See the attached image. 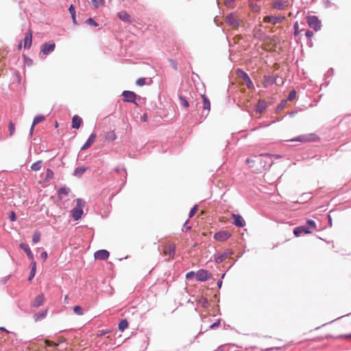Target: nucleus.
Returning a JSON list of instances; mask_svg holds the SVG:
<instances>
[{
	"mask_svg": "<svg viewBox=\"0 0 351 351\" xmlns=\"http://www.w3.org/2000/svg\"><path fill=\"white\" fill-rule=\"evenodd\" d=\"M202 100H203V108H204V110L209 111L210 109V100L204 95H202Z\"/></svg>",
	"mask_w": 351,
	"mask_h": 351,
	"instance_id": "nucleus-24",
	"label": "nucleus"
},
{
	"mask_svg": "<svg viewBox=\"0 0 351 351\" xmlns=\"http://www.w3.org/2000/svg\"><path fill=\"white\" fill-rule=\"evenodd\" d=\"M8 130L10 132V135L12 136L15 131V126L12 121H10L8 124Z\"/></svg>",
	"mask_w": 351,
	"mask_h": 351,
	"instance_id": "nucleus-40",
	"label": "nucleus"
},
{
	"mask_svg": "<svg viewBox=\"0 0 351 351\" xmlns=\"http://www.w3.org/2000/svg\"><path fill=\"white\" fill-rule=\"evenodd\" d=\"M234 1H235V0H225V5L227 7H230L233 5Z\"/></svg>",
	"mask_w": 351,
	"mask_h": 351,
	"instance_id": "nucleus-57",
	"label": "nucleus"
},
{
	"mask_svg": "<svg viewBox=\"0 0 351 351\" xmlns=\"http://www.w3.org/2000/svg\"><path fill=\"white\" fill-rule=\"evenodd\" d=\"M146 83L145 82V78H143V77H140L138 78L136 82V84L137 86H142L143 85H145Z\"/></svg>",
	"mask_w": 351,
	"mask_h": 351,
	"instance_id": "nucleus-45",
	"label": "nucleus"
},
{
	"mask_svg": "<svg viewBox=\"0 0 351 351\" xmlns=\"http://www.w3.org/2000/svg\"><path fill=\"white\" fill-rule=\"evenodd\" d=\"M71 190L69 187L67 186H63V187H61L58 191V194L59 196H62V195H69V193H70Z\"/></svg>",
	"mask_w": 351,
	"mask_h": 351,
	"instance_id": "nucleus-28",
	"label": "nucleus"
},
{
	"mask_svg": "<svg viewBox=\"0 0 351 351\" xmlns=\"http://www.w3.org/2000/svg\"><path fill=\"white\" fill-rule=\"evenodd\" d=\"M122 96L123 97V101L128 102V103H134L136 105H137V103L135 101L137 95L133 91L124 90L122 93Z\"/></svg>",
	"mask_w": 351,
	"mask_h": 351,
	"instance_id": "nucleus-4",
	"label": "nucleus"
},
{
	"mask_svg": "<svg viewBox=\"0 0 351 351\" xmlns=\"http://www.w3.org/2000/svg\"><path fill=\"white\" fill-rule=\"evenodd\" d=\"M47 315V311H43L41 313L34 315L35 321H38L44 319Z\"/></svg>",
	"mask_w": 351,
	"mask_h": 351,
	"instance_id": "nucleus-33",
	"label": "nucleus"
},
{
	"mask_svg": "<svg viewBox=\"0 0 351 351\" xmlns=\"http://www.w3.org/2000/svg\"><path fill=\"white\" fill-rule=\"evenodd\" d=\"M44 302V295L43 293L38 295L32 302L31 306L32 307H38L43 304Z\"/></svg>",
	"mask_w": 351,
	"mask_h": 351,
	"instance_id": "nucleus-18",
	"label": "nucleus"
},
{
	"mask_svg": "<svg viewBox=\"0 0 351 351\" xmlns=\"http://www.w3.org/2000/svg\"><path fill=\"white\" fill-rule=\"evenodd\" d=\"M105 1L104 0H91V3L93 5L95 8H98L100 5L104 4Z\"/></svg>",
	"mask_w": 351,
	"mask_h": 351,
	"instance_id": "nucleus-38",
	"label": "nucleus"
},
{
	"mask_svg": "<svg viewBox=\"0 0 351 351\" xmlns=\"http://www.w3.org/2000/svg\"><path fill=\"white\" fill-rule=\"evenodd\" d=\"M288 5V0H276L272 3V8L278 10H284Z\"/></svg>",
	"mask_w": 351,
	"mask_h": 351,
	"instance_id": "nucleus-10",
	"label": "nucleus"
},
{
	"mask_svg": "<svg viewBox=\"0 0 351 351\" xmlns=\"http://www.w3.org/2000/svg\"><path fill=\"white\" fill-rule=\"evenodd\" d=\"M231 237V234L227 230H221L216 232L214 235L215 240L218 241H225Z\"/></svg>",
	"mask_w": 351,
	"mask_h": 351,
	"instance_id": "nucleus-8",
	"label": "nucleus"
},
{
	"mask_svg": "<svg viewBox=\"0 0 351 351\" xmlns=\"http://www.w3.org/2000/svg\"><path fill=\"white\" fill-rule=\"evenodd\" d=\"M318 139L317 136L315 134H308L300 135L293 139L291 141H298V142H311L316 141Z\"/></svg>",
	"mask_w": 351,
	"mask_h": 351,
	"instance_id": "nucleus-3",
	"label": "nucleus"
},
{
	"mask_svg": "<svg viewBox=\"0 0 351 351\" xmlns=\"http://www.w3.org/2000/svg\"><path fill=\"white\" fill-rule=\"evenodd\" d=\"M9 218H10V220L11 221H16V214H15V213H14V211H12V212L10 213V216H9Z\"/></svg>",
	"mask_w": 351,
	"mask_h": 351,
	"instance_id": "nucleus-53",
	"label": "nucleus"
},
{
	"mask_svg": "<svg viewBox=\"0 0 351 351\" xmlns=\"http://www.w3.org/2000/svg\"><path fill=\"white\" fill-rule=\"evenodd\" d=\"M96 137H97L96 134L95 133H92L89 136V137L88 138V139L85 142V143L83 145V146L81 147V149L82 150H84V149H88L91 146V145L95 141Z\"/></svg>",
	"mask_w": 351,
	"mask_h": 351,
	"instance_id": "nucleus-15",
	"label": "nucleus"
},
{
	"mask_svg": "<svg viewBox=\"0 0 351 351\" xmlns=\"http://www.w3.org/2000/svg\"><path fill=\"white\" fill-rule=\"evenodd\" d=\"M86 23L87 25H89L92 27H96L98 26V23L93 19V18H88L86 21Z\"/></svg>",
	"mask_w": 351,
	"mask_h": 351,
	"instance_id": "nucleus-39",
	"label": "nucleus"
},
{
	"mask_svg": "<svg viewBox=\"0 0 351 351\" xmlns=\"http://www.w3.org/2000/svg\"><path fill=\"white\" fill-rule=\"evenodd\" d=\"M128 327V322L125 319H123L120 321L119 323V330L123 331L125 329H126Z\"/></svg>",
	"mask_w": 351,
	"mask_h": 351,
	"instance_id": "nucleus-29",
	"label": "nucleus"
},
{
	"mask_svg": "<svg viewBox=\"0 0 351 351\" xmlns=\"http://www.w3.org/2000/svg\"><path fill=\"white\" fill-rule=\"evenodd\" d=\"M232 216L234 219L233 223L234 226L239 228H243L245 226V222L240 215L232 214Z\"/></svg>",
	"mask_w": 351,
	"mask_h": 351,
	"instance_id": "nucleus-13",
	"label": "nucleus"
},
{
	"mask_svg": "<svg viewBox=\"0 0 351 351\" xmlns=\"http://www.w3.org/2000/svg\"><path fill=\"white\" fill-rule=\"evenodd\" d=\"M307 226L309 227V228L315 229L316 228V223L315 221L312 219H308L306 222Z\"/></svg>",
	"mask_w": 351,
	"mask_h": 351,
	"instance_id": "nucleus-43",
	"label": "nucleus"
},
{
	"mask_svg": "<svg viewBox=\"0 0 351 351\" xmlns=\"http://www.w3.org/2000/svg\"><path fill=\"white\" fill-rule=\"evenodd\" d=\"M42 160H38L34 162L31 166V169L34 171H38L41 169L42 167Z\"/></svg>",
	"mask_w": 351,
	"mask_h": 351,
	"instance_id": "nucleus-27",
	"label": "nucleus"
},
{
	"mask_svg": "<svg viewBox=\"0 0 351 351\" xmlns=\"http://www.w3.org/2000/svg\"><path fill=\"white\" fill-rule=\"evenodd\" d=\"M226 21L233 27H237L239 25V21L233 16L232 14H230L226 16Z\"/></svg>",
	"mask_w": 351,
	"mask_h": 351,
	"instance_id": "nucleus-19",
	"label": "nucleus"
},
{
	"mask_svg": "<svg viewBox=\"0 0 351 351\" xmlns=\"http://www.w3.org/2000/svg\"><path fill=\"white\" fill-rule=\"evenodd\" d=\"M85 202L84 200H83L81 198H77L76 199V208H79V209H83V208L85 206Z\"/></svg>",
	"mask_w": 351,
	"mask_h": 351,
	"instance_id": "nucleus-36",
	"label": "nucleus"
},
{
	"mask_svg": "<svg viewBox=\"0 0 351 351\" xmlns=\"http://www.w3.org/2000/svg\"><path fill=\"white\" fill-rule=\"evenodd\" d=\"M306 22L308 26L316 32L321 29V21L317 16L312 15L307 16Z\"/></svg>",
	"mask_w": 351,
	"mask_h": 351,
	"instance_id": "nucleus-2",
	"label": "nucleus"
},
{
	"mask_svg": "<svg viewBox=\"0 0 351 351\" xmlns=\"http://www.w3.org/2000/svg\"><path fill=\"white\" fill-rule=\"evenodd\" d=\"M300 227L302 230V233H305V234L311 233V231L309 230V227H308L307 226H302Z\"/></svg>",
	"mask_w": 351,
	"mask_h": 351,
	"instance_id": "nucleus-49",
	"label": "nucleus"
},
{
	"mask_svg": "<svg viewBox=\"0 0 351 351\" xmlns=\"http://www.w3.org/2000/svg\"><path fill=\"white\" fill-rule=\"evenodd\" d=\"M187 223H188V221H186L184 223V226H183V228H182V231H184V232H187V231H189V230H190L191 229V226H188V224H187Z\"/></svg>",
	"mask_w": 351,
	"mask_h": 351,
	"instance_id": "nucleus-52",
	"label": "nucleus"
},
{
	"mask_svg": "<svg viewBox=\"0 0 351 351\" xmlns=\"http://www.w3.org/2000/svg\"><path fill=\"white\" fill-rule=\"evenodd\" d=\"M40 240V233L38 231H36L34 233L33 237H32V241L34 243H37Z\"/></svg>",
	"mask_w": 351,
	"mask_h": 351,
	"instance_id": "nucleus-37",
	"label": "nucleus"
},
{
	"mask_svg": "<svg viewBox=\"0 0 351 351\" xmlns=\"http://www.w3.org/2000/svg\"><path fill=\"white\" fill-rule=\"evenodd\" d=\"M233 254V252L230 249L226 250L223 253L221 254H215L214 255L215 257V261L217 263H222L226 258L229 257Z\"/></svg>",
	"mask_w": 351,
	"mask_h": 351,
	"instance_id": "nucleus-6",
	"label": "nucleus"
},
{
	"mask_svg": "<svg viewBox=\"0 0 351 351\" xmlns=\"http://www.w3.org/2000/svg\"><path fill=\"white\" fill-rule=\"evenodd\" d=\"M169 62L171 64V66L175 69L178 70V64L177 62L173 60H169Z\"/></svg>",
	"mask_w": 351,
	"mask_h": 351,
	"instance_id": "nucleus-54",
	"label": "nucleus"
},
{
	"mask_svg": "<svg viewBox=\"0 0 351 351\" xmlns=\"http://www.w3.org/2000/svg\"><path fill=\"white\" fill-rule=\"evenodd\" d=\"M55 47L56 45L54 43H45L42 45L41 51L45 55H49L50 53L54 51Z\"/></svg>",
	"mask_w": 351,
	"mask_h": 351,
	"instance_id": "nucleus-11",
	"label": "nucleus"
},
{
	"mask_svg": "<svg viewBox=\"0 0 351 351\" xmlns=\"http://www.w3.org/2000/svg\"><path fill=\"white\" fill-rule=\"evenodd\" d=\"M19 247H20V248H21V249H22L24 252H25V253H26V254H27V258H29V260H30V261H33V259H34V254H33V253L32 252V251H31L30 247H29V245H28L27 243H20Z\"/></svg>",
	"mask_w": 351,
	"mask_h": 351,
	"instance_id": "nucleus-16",
	"label": "nucleus"
},
{
	"mask_svg": "<svg viewBox=\"0 0 351 351\" xmlns=\"http://www.w3.org/2000/svg\"><path fill=\"white\" fill-rule=\"evenodd\" d=\"M254 36L256 38H258L260 40H262L263 36V32H262L261 27H256L253 31Z\"/></svg>",
	"mask_w": 351,
	"mask_h": 351,
	"instance_id": "nucleus-26",
	"label": "nucleus"
},
{
	"mask_svg": "<svg viewBox=\"0 0 351 351\" xmlns=\"http://www.w3.org/2000/svg\"><path fill=\"white\" fill-rule=\"evenodd\" d=\"M285 16H266L263 19V21L265 23H271L272 25H276L278 23H282L283 21L285 20Z\"/></svg>",
	"mask_w": 351,
	"mask_h": 351,
	"instance_id": "nucleus-7",
	"label": "nucleus"
},
{
	"mask_svg": "<svg viewBox=\"0 0 351 351\" xmlns=\"http://www.w3.org/2000/svg\"><path fill=\"white\" fill-rule=\"evenodd\" d=\"M178 98L180 100V104L181 106L184 108H188L189 106V101L186 99V98L182 95L180 94L178 95Z\"/></svg>",
	"mask_w": 351,
	"mask_h": 351,
	"instance_id": "nucleus-25",
	"label": "nucleus"
},
{
	"mask_svg": "<svg viewBox=\"0 0 351 351\" xmlns=\"http://www.w3.org/2000/svg\"><path fill=\"white\" fill-rule=\"evenodd\" d=\"M53 177V172L51 169H47L46 170V175L44 178L45 181L49 182L50 181Z\"/></svg>",
	"mask_w": 351,
	"mask_h": 351,
	"instance_id": "nucleus-31",
	"label": "nucleus"
},
{
	"mask_svg": "<svg viewBox=\"0 0 351 351\" xmlns=\"http://www.w3.org/2000/svg\"><path fill=\"white\" fill-rule=\"evenodd\" d=\"M337 338H346V339H350L351 338V334L348 335H341L337 337Z\"/></svg>",
	"mask_w": 351,
	"mask_h": 351,
	"instance_id": "nucleus-63",
	"label": "nucleus"
},
{
	"mask_svg": "<svg viewBox=\"0 0 351 351\" xmlns=\"http://www.w3.org/2000/svg\"><path fill=\"white\" fill-rule=\"evenodd\" d=\"M83 215V209L74 208L71 210V216L74 220H79Z\"/></svg>",
	"mask_w": 351,
	"mask_h": 351,
	"instance_id": "nucleus-17",
	"label": "nucleus"
},
{
	"mask_svg": "<svg viewBox=\"0 0 351 351\" xmlns=\"http://www.w3.org/2000/svg\"><path fill=\"white\" fill-rule=\"evenodd\" d=\"M73 309V312L77 315H83L84 313L83 308L80 306H75Z\"/></svg>",
	"mask_w": 351,
	"mask_h": 351,
	"instance_id": "nucleus-35",
	"label": "nucleus"
},
{
	"mask_svg": "<svg viewBox=\"0 0 351 351\" xmlns=\"http://www.w3.org/2000/svg\"><path fill=\"white\" fill-rule=\"evenodd\" d=\"M36 271V263L34 261V258L33 261H31V269H33Z\"/></svg>",
	"mask_w": 351,
	"mask_h": 351,
	"instance_id": "nucleus-62",
	"label": "nucleus"
},
{
	"mask_svg": "<svg viewBox=\"0 0 351 351\" xmlns=\"http://www.w3.org/2000/svg\"><path fill=\"white\" fill-rule=\"evenodd\" d=\"M109 252L106 250H99L95 252L94 257L96 260H106L109 257Z\"/></svg>",
	"mask_w": 351,
	"mask_h": 351,
	"instance_id": "nucleus-12",
	"label": "nucleus"
},
{
	"mask_svg": "<svg viewBox=\"0 0 351 351\" xmlns=\"http://www.w3.org/2000/svg\"><path fill=\"white\" fill-rule=\"evenodd\" d=\"M195 276L196 277V273L193 271H189L186 274V278L187 280H191Z\"/></svg>",
	"mask_w": 351,
	"mask_h": 351,
	"instance_id": "nucleus-47",
	"label": "nucleus"
},
{
	"mask_svg": "<svg viewBox=\"0 0 351 351\" xmlns=\"http://www.w3.org/2000/svg\"><path fill=\"white\" fill-rule=\"evenodd\" d=\"M69 12L71 16L73 23L74 24H77V21H76V18H75V8L73 5H71L70 7L69 8Z\"/></svg>",
	"mask_w": 351,
	"mask_h": 351,
	"instance_id": "nucleus-30",
	"label": "nucleus"
},
{
	"mask_svg": "<svg viewBox=\"0 0 351 351\" xmlns=\"http://www.w3.org/2000/svg\"><path fill=\"white\" fill-rule=\"evenodd\" d=\"M294 28V36H297L299 35L300 31L299 30V26L298 22H295L293 25Z\"/></svg>",
	"mask_w": 351,
	"mask_h": 351,
	"instance_id": "nucleus-48",
	"label": "nucleus"
},
{
	"mask_svg": "<svg viewBox=\"0 0 351 351\" xmlns=\"http://www.w3.org/2000/svg\"><path fill=\"white\" fill-rule=\"evenodd\" d=\"M43 120H45V117L41 114L36 115L33 120V126L36 125V124L42 122Z\"/></svg>",
	"mask_w": 351,
	"mask_h": 351,
	"instance_id": "nucleus-32",
	"label": "nucleus"
},
{
	"mask_svg": "<svg viewBox=\"0 0 351 351\" xmlns=\"http://www.w3.org/2000/svg\"><path fill=\"white\" fill-rule=\"evenodd\" d=\"M287 100L285 99V100H282L281 101V103L278 105L277 106V110H281L284 108V107L285 106L286 104H287Z\"/></svg>",
	"mask_w": 351,
	"mask_h": 351,
	"instance_id": "nucleus-50",
	"label": "nucleus"
},
{
	"mask_svg": "<svg viewBox=\"0 0 351 351\" xmlns=\"http://www.w3.org/2000/svg\"><path fill=\"white\" fill-rule=\"evenodd\" d=\"M237 75L239 77H241L245 82V84L248 88H250L254 86V84L247 73H245V71H243L241 69H239L237 71Z\"/></svg>",
	"mask_w": 351,
	"mask_h": 351,
	"instance_id": "nucleus-9",
	"label": "nucleus"
},
{
	"mask_svg": "<svg viewBox=\"0 0 351 351\" xmlns=\"http://www.w3.org/2000/svg\"><path fill=\"white\" fill-rule=\"evenodd\" d=\"M35 274H36V270H34V269H31L30 274H29V276L28 278V280L31 281L34 278Z\"/></svg>",
	"mask_w": 351,
	"mask_h": 351,
	"instance_id": "nucleus-55",
	"label": "nucleus"
},
{
	"mask_svg": "<svg viewBox=\"0 0 351 351\" xmlns=\"http://www.w3.org/2000/svg\"><path fill=\"white\" fill-rule=\"evenodd\" d=\"M250 6L253 11L258 12L259 10V7L254 3H250Z\"/></svg>",
	"mask_w": 351,
	"mask_h": 351,
	"instance_id": "nucleus-56",
	"label": "nucleus"
},
{
	"mask_svg": "<svg viewBox=\"0 0 351 351\" xmlns=\"http://www.w3.org/2000/svg\"><path fill=\"white\" fill-rule=\"evenodd\" d=\"M296 96V91L295 90H292L289 93L288 97L286 100L292 101Z\"/></svg>",
	"mask_w": 351,
	"mask_h": 351,
	"instance_id": "nucleus-42",
	"label": "nucleus"
},
{
	"mask_svg": "<svg viewBox=\"0 0 351 351\" xmlns=\"http://www.w3.org/2000/svg\"><path fill=\"white\" fill-rule=\"evenodd\" d=\"M274 156H275L276 158H279L281 157L279 155L274 156V155H271L269 154H261L260 156H257L256 159H257V160L260 161V163L261 165L263 164V167H265L266 166L270 167L272 163L271 158Z\"/></svg>",
	"mask_w": 351,
	"mask_h": 351,
	"instance_id": "nucleus-1",
	"label": "nucleus"
},
{
	"mask_svg": "<svg viewBox=\"0 0 351 351\" xmlns=\"http://www.w3.org/2000/svg\"><path fill=\"white\" fill-rule=\"evenodd\" d=\"M118 16L121 21H123L124 22H130V21L131 17L126 12L121 11V12H119Z\"/></svg>",
	"mask_w": 351,
	"mask_h": 351,
	"instance_id": "nucleus-23",
	"label": "nucleus"
},
{
	"mask_svg": "<svg viewBox=\"0 0 351 351\" xmlns=\"http://www.w3.org/2000/svg\"><path fill=\"white\" fill-rule=\"evenodd\" d=\"M198 210V206L197 205H195L190 210L189 212V218H191L193 217L195 214L197 213Z\"/></svg>",
	"mask_w": 351,
	"mask_h": 351,
	"instance_id": "nucleus-41",
	"label": "nucleus"
},
{
	"mask_svg": "<svg viewBox=\"0 0 351 351\" xmlns=\"http://www.w3.org/2000/svg\"><path fill=\"white\" fill-rule=\"evenodd\" d=\"M121 171H122L123 172V176H124L125 179H126L127 173H126V169L124 167L120 168L119 167H117L114 168V171L117 173H120Z\"/></svg>",
	"mask_w": 351,
	"mask_h": 351,
	"instance_id": "nucleus-44",
	"label": "nucleus"
},
{
	"mask_svg": "<svg viewBox=\"0 0 351 351\" xmlns=\"http://www.w3.org/2000/svg\"><path fill=\"white\" fill-rule=\"evenodd\" d=\"M211 274L208 270L201 269L196 272V280L199 282H204L210 278Z\"/></svg>",
	"mask_w": 351,
	"mask_h": 351,
	"instance_id": "nucleus-5",
	"label": "nucleus"
},
{
	"mask_svg": "<svg viewBox=\"0 0 351 351\" xmlns=\"http://www.w3.org/2000/svg\"><path fill=\"white\" fill-rule=\"evenodd\" d=\"M305 36L310 39L313 36V32L310 30H307L305 33Z\"/></svg>",
	"mask_w": 351,
	"mask_h": 351,
	"instance_id": "nucleus-59",
	"label": "nucleus"
},
{
	"mask_svg": "<svg viewBox=\"0 0 351 351\" xmlns=\"http://www.w3.org/2000/svg\"><path fill=\"white\" fill-rule=\"evenodd\" d=\"M32 43V31L29 29L25 33V38L23 39V47L24 48L29 49Z\"/></svg>",
	"mask_w": 351,
	"mask_h": 351,
	"instance_id": "nucleus-14",
	"label": "nucleus"
},
{
	"mask_svg": "<svg viewBox=\"0 0 351 351\" xmlns=\"http://www.w3.org/2000/svg\"><path fill=\"white\" fill-rule=\"evenodd\" d=\"M45 343L48 346H56L57 347L58 346V343H53L52 341L49 340H45Z\"/></svg>",
	"mask_w": 351,
	"mask_h": 351,
	"instance_id": "nucleus-58",
	"label": "nucleus"
},
{
	"mask_svg": "<svg viewBox=\"0 0 351 351\" xmlns=\"http://www.w3.org/2000/svg\"><path fill=\"white\" fill-rule=\"evenodd\" d=\"M267 108V103L263 99H259L258 101V105L256 106V112L258 113H262Z\"/></svg>",
	"mask_w": 351,
	"mask_h": 351,
	"instance_id": "nucleus-20",
	"label": "nucleus"
},
{
	"mask_svg": "<svg viewBox=\"0 0 351 351\" xmlns=\"http://www.w3.org/2000/svg\"><path fill=\"white\" fill-rule=\"evenodd\" d=\"M296 114H297V111H292V112H289V115L291 117H293Z\"/></svg>",
	"mask_w": 351,
	"mask_h": 351,
	"instance_id": "nucleus-64",
	"label": "nucleus"
},
{
	"mask_svg": "<svg viewBox=\"0 0 351 351\" xmlns=\"http://www.w3.org/2000/svg\"><path fill=\"white\" fill-rule=\"evenodd\" d=\"M220 324V320L219 319H217L215 322H214L213 324H211L210 326H209V328L210 329H214L217 327H218Z\"/></svg>",
	"mask_w": 351,
	"mask_h": 351,
	"instance_id": "nucleus-51",
	"label": "nucleus"
},
{
	"mask_svg": "<svg viewBox=\"0 0 351 351\" xmlns=\"http://www.w3.org/2000/svg\"><path fill=\"white\" fill-rule=\"evenodd\" d=\"M293 234H295V236L296 237H300L302 234V230L300 228V227H296L294 230H293Z\"/></svg>",
	"mask_w": 351,
	"mask_h": 351,
	"instance_id": "nucleus-46",
	"label": "nucleus"
},
{
	"mask_svg": "<svg viewBox=\"0 0 351 351\" xmlns=\"http://www.w3.org/2000/svg\"><path fill=\"white\" fill-rule=\"evenodd\" d=\"M82 123V119L79 116L75 115L72 119V128L78 129L80 127Z\"/></svg>",
	"mask_w": 351,
	"mask_h": 351,
	"instance_id": "nucleus-21",
	"label": "nucleus"
},
{
	"mask_svg": "<svg viewBox=\"0 0 351 351\" xmlns=\"http://www.w3.org/2000/svg\"><path fill=\"white\" fill-rule=\"evenodd\" d=\"M276 80V78L274 77H270V76L267 77V82L270 84H275Z\"/></svg>",
	"mask_w": 351,
	"mask_h": 351,
	"instance_id": "nucleus-60",
	"label": "nucleus"
},
{
	"mask_svg": "<svg viewBox=\"0 0 351 351\" xmlns=\"http://www.w3.org/2000/svg\"><path fill=\"white\" fill-rule=\"evenodd\" d=\"M40 258L43 260V261H46L47 258V253L46 252H43L40 254Z\"/></svg>",
	"mask_w": 351,
	"mask_h": 351,
	"instance_id": "nucleus-61",
	"label": "nucleus"
},
{
	"mask_svg": "<svg viewBox=\"0 0 351 351\" xmlns=\"http://www.w3.org/2000/svg\"><path fill=\"white\" fill-rule=\"evenodd\" d=\"M198 303L202 306V307H207L208 301L207 298H206L204 296H201L198 300Z\"/></svg>",
	"mask_w": 351,
	"mask_h": 351,
	"instance_id": "nucleus-34",
	"label": "nucleus"
},
{
	"mask_svg": "<svg viewBox=\"0 0 351 351\" xmlns=\"http://www.w3.org/2000/svg\"><path fill=\"white\" fill-rule=\"evenodd\" d=\"M88 167H77L75 169L73 176L80 178L83 173L87 170Z\"/></svg>",
	"mask_w": 351,
	"mask_h": 351,
	"instance_id": "nucleus-22",
	"label": "nucleus"
}]
</instances>
